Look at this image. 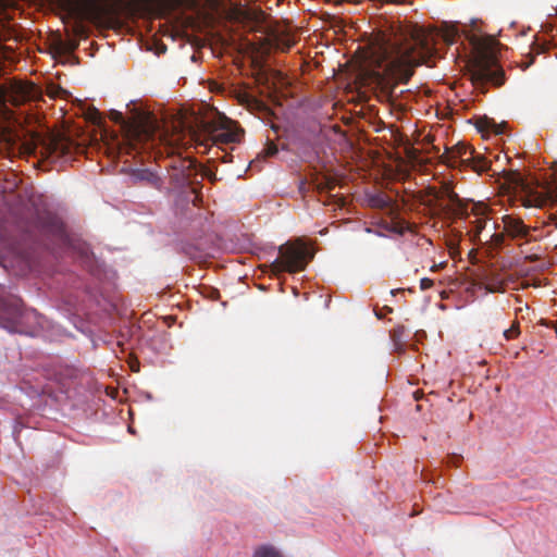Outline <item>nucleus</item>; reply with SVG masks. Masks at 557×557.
I'll use <instances>...</instances> for the list:
<instances>
[{
    "mask_svg": "<svg viewBox=\"0 0 557 557\" xmlns=\"http://www.w3.org/2000/svg\"><path fill=\"white\" fill-rule=\"evenodd\" d=\"M434 53L432 35L407 21L386 22L370 46V69L361 75L364 86L392 100L398 84H406L414 69Z\"/></svg>",
    "mask_w": 557,
    "mask_h": 557,
    "instance_id": "obj_1",
    "label": "nucleus"
},
{
    "mask_svg": "<svg viewBox=\"0 0 557 557\" xmlns=\"http://www.w3.org/2000/svg\"><path fill=\"white\" fill-rule=\"evenodd\" d=\"M502 224V232H493L486 238L490 249L499 250L510 240L524 255L525 260L534 262L542 258L541 247L532 244L539 242L542 237L550 236V232L537 234L540 232L539 227L527 225L520 216L513 214L503 215Z\"/></svg>",
    "mask_w": 557,
    "mask_h": 557,
    "instance_id": "obj_2",
    "label": "nucleus"
},
{
    "mask_svg": "<svg viewBox=\"0 0 557 557\" xmlns=\"http://www.w3.org/2000/svg\"><path fill=\"white\" fill-rule=\"evenodd\" d=\"M112 119L120 123L123 131L122 140L117 143L119 154H131L139 149L153 147L154 131L146 122H126L121 112H112Z\"/></svg>",
    "mask_w": 557,
    "mask_h": 557,
    "instance_id": "obj_3",
    "label": "nucleus"
},
{
    "mask_svg": "<svg viewBox=\"0 0 557 557\" xmlns=\"http://www.w3.org/2000/svg\"><path fill=\"white\" fill-rule=\"evenodd\" d=\"M64 11L72 21V34L76 37H84L87 35L84 22H101L106 8L100 0H66Z\"/></svg>",
    "mask_w": 557,
    "mask_h": 557,
    "instance_id": "obj_4",
    "label": "nucleus"
},
{
    "mask_svg": "<svg viewBox=\"0 0 557 557\" xmlns=\"http://www.w3.org/2000/svg\"><path fill=\"white\" fill-rule=\"evenodd\" d=\"M470 77L476 88L491 84L500 87L505 83V72L496 58L487 52H480L470 66Z\"/></svg>",
    "mask_w": 557,
    "mask_h": 557,
    "instance_id": "obj_5",
    "label": "nucleus"
},
{
    "mask_svg": "<svg viewBox=\"0 0 557 557\" xmlns=\"http://www.w3.org/2000/svg\"><path fill=\"white\" fill-rule=\"evenodd\" d=\"M278 253L280 256L269 265L275 275L304 271L312 258L301 243H286L278 248Z\"/></svg>",
    "mask_w": 557,
    "mask_h": 557,
    "instance_id": "obj_6",
    "label": "nucleus"
},
{
    "mask_svg": "<svg viewBox=\"0 0 557 557\" xmlns=\"http://www.w3.org/2000/svg\"><path fill=\"white\" fill-rule=\"evenodd\" d=\"M507 182L520 195L524 207H542L548 199L546 188L540 187L519 172H510Z\"/></svg>",
    "mask_w": 557,
    "mask_h": 557,
    "instance_id": "obj_7",
    "label": "nucleus"
},
{
    "mask_svg": "<svg viewBox=\"0 0 557 557\" xmlns=\"http://www.w3.org/2000/svg\"><path fill=\"white\" fill-rule=\"evenodd\" d=\"M32 139L35 149L40 148L41 156L52 161L70 156L76 149L74 141L62 134H48L46 136L36 134Z\"/></svg>",
    "mask_w": 557,
    "mask_h": 557,
    "instance_id": "obj_8",
    "label": "nucleus"
},
{
    "mask_svg": "<svg viewBox=\"0 0 557 557\" xmlns=\"http://www.w3.org/2000/svg\"><path fill=\"white\" fill-rule=\"evenodd\" d=\"M429 194L436 200V207L446 215L455 219L468 216V203L455 193L450 184H443L440 191L430 188Z\"/></svg>",
    "mask_w": 557,
    "mask_h": 557,
    "instance_id": "obj_9",
    "label": "nucleus"
},
{
    "mask_svg": "<svg viewBox=\"0 0 557 557\" xmlns=\"http://www.w3.org/2000/svg\"><path fill=\"white\" fill-rule=\"evenodd\" d=\"M205 132L214 145L239 143L244 135V131L225 116L218 122L206 124Z\"/></svg>",
    "mask_w": 557,
    "mask_h": 557,
    "instance_id": "obj_10",
    "label": "nucleus"
},
{
    "mask_svg": "<svg viewBox=\"0 0 557 557\" xmlns=\"http://www.w3.org/2000/svg\"><path fill=\"white\" fill-rule=\"evenodd\" d=\"M165 168L175 188L193 184L198 174L196 161L190 158H173Z\"/></svg>",
    "mask_w": 557,
    "mask_h": 557,
    "instance_id": "obj_11",
    "label": "nucleus"
},
{
    "mask_svg": "<svg viewBox=\"0 0 557 557\" xmlns=\"http://www.w3.org/2000/svg\"><path fill=\"white\" fill-rule=\"evenodd\" d=\"M35 85L22 81H11L2 91L4 102L21 106L36 96Z\"/></svg>",
    "mask_w": 557,
    "mask_h": 557,
    "instance_id": "obj_12",
    "label": "nucleus"
},
{
    "mask_svg": "<svg viewBox=\"0 0 557 557\" xmlns=\"http://www.w3.org/2000/svg\"><path fill=\"white\" fill-rule=\"evenodd\" d=\"M231 17L238 23L251 24V26H255L264 22L265 14L260 9L235 5L231 10Z\"/></svg>",
    "mask_w": 557,
    "mask_h": 557,
    "instance_id": "obj_13",
    "label": "nucleus"
},
{
    "mask_svg": "<svg viewBox=\"0 0 557 557\" xmlns=\"http://www.w3.org/2000/svg\"><path fill=\"white\" fill-rule=\"evenodd\" d=\"M471 223V228L469 231L470 239L474 245H485L490 248V245L486 243V238L488 235H484L483 232L487 225V219L485 216H476Z\"/></svg>",
    "mask_w": 557,
    "mask_h": 557,
    "instance_id": "obj_14",
    "label": "nucleus"
},
{
    "mask_svg": "<svg viewBox=\"0 0 557 557\" xmlns=\"http://www.w3.org/2000/svg\"><path fill=\"white\" fill-rule=\"evenodd\" d=\"M21 315L20 307L16 301H8L0 298V318L10 321H16Z\"/></svg>",
    "mask_w": 557,
    "mask_h": 557,
    "instance_id": "obj_15",
    "label": "nucleus"
},
{
    "mask_svg": "<svg viewBox=\"0 0 557 557\" xmlns=\"http://www.w3.org/2000/svg\"><path fill=\"white\" fill-rule=\"evenodd\" d=\"M295 39L292 38L288 34H276L273 35L272 38V47L283 52L288 51L295 45Z\"/></svg>",
    "mask_w": 557,
    "mask_h": 557,
    "instance_id": "obj_16",
    "label": "nucleus"
},
{
    "mask_svg": "<svg viewBox=\"0 0 557 557\" xmlns=\"http://www.w3.org/2000/svg\"><path fill=\"white\" fill-rule=\"evenodd\" d=\"M252 557H284L274 546L264 544L258 546Z\"/></svg>",
    "mask_w": 557,
    "mask_h": 557,
    "instance_id": "obj_17",
    "label": "nucleus"
},
{
    "mask_svg": "<svg viewBox=\"0 0 557 557\" xmlns=\"http://www.w3.org/2000/svg\"><path fill=\"white\" fill-rule=\"evenodd\" d=\"M455 152L461 162H470L471 159H474V150L465 145H458Z\"/></svg>",
    "mask_w": 557,
    "mask_h": 557,
    "instance_id": "obj_18",
    "label": "nucleus"
},
{
    "mask_svg": "<svg viewBox=\"0 0 557 557\" xmlns=\"http://www.w3.org/2000/svg\"><path fill=\"white\" fill-rule=\"evenodd\" d=\"M11 7V0H0V23L7 24L11 20L9 8Z\"/></svg>",
    "mask_w": 557,
    "mask_h": 557,
    "instance_id": "obj_19",
    "label": "nucleus"
},
{
    "mask_svg": "<svg viewBox=\"0 0 557 557\" xmlns=\"http://www.w3.org/2000/svg\"><path fill=\"white\" fill-rule=\"evenodd\" d=\"M140 177L141 180L147 181L152 187L161 189L162 181L157 174L150 171H145Z\"/></svg>",
    "mask_w": 557,
    "mask_h": 557,
    "instance_id": "obj_20",
    "label": "nucleus"
},
{
    "mask_svg": "<svg viewBox=\"0 0 557 557\" xmlns=\"http://www.w3.org/2000/svg\"><path fill=\"white\" fill-rule=\"evenodd\" d=\"M249 106L258 111L259 113L263 114L265 117H270L273 115V112L272 110L267 107L263 102L257 100V99H252L249 103Z\"/></svg>",
    "mask_w": 557,
    "mask_h": 557,
    "instance_id": "obj_21",
    "label": "nucleus"
},
{
    "mask_svg": "<svg viewBox=\"0 0 557 557\" xmlns=\"http://www.w3.org/2000/svg\"><path fill=\"white\" fill-rule=\"evenodd\" d=\"M315 186L319 191H331L335 187V181L330 177H323L321 181L317 182Z\"/></svg>",
    "mask_w": 557,
    "mask_h": 557,
    "instance_id": "obj_22",
    "label": "nucleus"
},
{
    "mask_svg": "<svg viewBox=\"0 0 557 557\" xmlns=\"http://www.w3.org/2000/svg\"><path fill=\"white\" fill-rule=\"evenodd\" d=\"M503 335H504V337L507 341H511V339L517 338L520 335V324H519V322L515 321L509 329L504 331Z\"/></svg>",
    "mask_w": 557,
    "mask_h": 557,
    "instance_id": "obj_23",
    "label": "nucleus"
},
{
    "mask_svg": "<svg viewBox=\"0 0 557 557\" xmlns=\"http://www.w3.org/2000/svg\"><path fill=\"white\" fill-rule=\"evenodd\" d=\"M470 161L473 162L472 168L476 172H484L488 169V162L483 157L474 154V159Z\"/></svg>",
    "mask_w": 557,
    "mask_h": 557,
    "instance_id": "obj_24",
    "label": "nucleus"
},
{
    "mask_svg": "<svg viewBox=\"0 0 557 557\" xmlns=\"http://www.w3.org/2000/svg\"><path fill=\"white\" fill-rule=\"evenodd\" d=\"M78 47L76 40H70L67 42L60 40L58 42L59 52H73Z\"/></svg>",
    "mask_w": 557,
    "mask_h": 557,
    "instance_id": "obj_25",
    "label": "nucleus"
},
{
    "mask_svg": "<svg viewBox=\"0 0 557 557\" xmlns=\"http://www.w3.org/2000/svg\"><path fill=\"white\" fill-rule=\"evenodd\" d=\"M277 151V146L273 141L268 140L267 147L263 150L264 157H273Z\"/></svg>",
    "mask_w": 557,
    "mask_h": 557,
    "instance_id": "obj_26",
    "label": "nucleus"
},
{
    "mask_svg": "<svg viewBox=\"0 0 557 557\" xmlns=\"http://www.w3.org/2000/svg\"><path fill=\"white\" fill-rule=\"evenodd\" d=\"M545 227L548 228L547 232H553V230H557V215L550 214L548 221L545 223Z\"/></svg>",
    "mask_w": 557,
    "mask_h": 557,
    "instance_id": "obj_27",
    "label": "nucleus"
},
{
    "mask_svg": "<svg viewBox=\"0 0 557 557\" xmlns=\"http://www.w3.org/2000/svg\"><path fill=\"white\" fill-rule=\"evenodd\" d=\"M432 286H433V281L431 278H428V277L421 278L420 288L422 290H426V289L431 288Z\"/></svg>",
    "mask_w": 557,
    "mask_h": 557,
    "instance_id": "obj_28",
    "label": "nucleus"
},
{
    "mask_svg": "<svg viewBox=\"0 0 557 557\" xmlns=\"http://www.w3.org/2000/svg\"><path fill=\"white\" fill-rule=\"evenodd\" d=\"M446 265V262L435 263L431 267V271L435 272L443 269Z\"/></svg>",
    "mask_w": 557,
    "mask_h": 557,
    "instance_id": "obj_29",
    "label": "nucleus"
},
{
    "mask_svg": "<svg viewBox=\"0 0 557 557\" xmlns=\"http://www.w3.org/2000/svg\"><path fill=\"white\" fill-rule=\"evenodd\" d=\"M495 133L499 134L502 131L499 129V126H496Z\"/></svg>",
    "mask_w": 557,
    "mask_h": 557,
    "instance_id": "obj_30",
    "label": "nucleus"
},
{
    "mask_svg": "<svg viewBox=\"0 0 557 557\" xmlns=\"http://www.w3.org/2000/svg\"><path fill=\"white\" fill-rule=\"evenodd\" d=\"M271 127L276 131L277 129V126H275L274 124L271 125Z\"/></svg>",
    "mask_w": 557,
    "mask_h": 557,
    "instance_id": "obj_31",
    "label": "nucleus"
}]
</instances>
